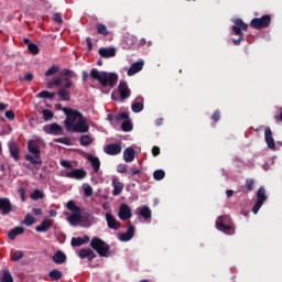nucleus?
<instances>
[{
    "label": "nucleus",
    "instance_id": "obj_16",
    "mask_svg": "<svg viewBox=\"0 0 282 282\" xmlns=\"http://www.w3.org/2000/svg\"><path fill=\"white\" fill-rule=\"evenodd\" d=\"M106 221L110 230H120V221L111 213H106Z\"/></svg>",
    "mask_w": 282,
    "mask_h": 282
},
{
    "label": "nucleus",
    "instance_id": "obj_45",
    "mask_svg": "<svg viewBox=\"0 0 282 282\" xmlns=\"http://www.w3.org/2000/svg\"><path fill=\"white\" fill-rule=\"evenodd\" d=\"M97 33L101 36H107L109 34V30H107V25L102 23L97 24Z\"/></svg>",
    "mask_w": 282,
    "mask_h": 282
},
{
    "label": "nucleus",
    "instance_id": "obj_32",
    "mask_svg": "<svg viewBox=\"0 0 282 282\" xmlns=\"http://www.w3.org/2000/svg\"><path fill=\"white\" fill-rule=\"evenodd\" d=\"M139 215L144 219V221L151 220V217H152L151 208H149V206H142L139 210Z\"/></svg>",
    "mask_w": 282,
    "mask_h": 282
},
{
    "label": "nucleus",
    "instance_id": "obj_52",
    "mask_svg": "<svg viewBox=\"0 0 282 282\" xmlns=\"http://www.w3.org/2000/svg\"><path fill=\"white\" fill-rule=\"evenodd\" d=\"M23 258V251L18 250L13 253H11V260L13 261H21V259Z\"/></svg>",
    "mask_w": 282,
    "mask_h": 282
},
{
    "label": "nucleus",
    "instance_id": "obj_34",
    "mask_svg": "<svg viewBox=\"0 0 282 282\" xmlns=\"http://www.w3.org/2000/svg\"><path fill=\"white\" fill-rule=\"evenodd\" d=\"M25 232V229L23 227H15L12 230L9 231L8 237L11 239V241H14L19 235H23Z\"/></svg>",
    "mask_w": 282,
    "mask_h": 282
},
{
    "label": "nucleus",
    "instance_id": "obj_27",
    "mask_svg": "<svg viewBox=\"0 0 282 282\" xmlns=\"http://www.w3.org/2000/svg\"><path fill=\"white\" fill-rule=\"evenodd\" d=\"M123 160L124 162H133L135 160V150L132 147L123 151Z\"/></svg>",
    "mask_w": 282,
    "mask_h": 282
},
{
    "label": "nucleus",
    "instance_id": "obj_21",
    "mask_svg": "<svg viewBox=\"0 0 282 282\" xmlns=\"http://www.w3.org/2000/svg\"><path fill=\"white\" fill-rule=\"evenodd\" d=\"M54 226V221L50 218H45L37 227H35L36 232H48Z\"/></svg>",
    "mask_w": 282,
    "mask_h": 282
},
{
    "label": "nucleus",
    "instance_id": "obj_56",
    "mask_svg": "<svg viewBox=\"0 0 282 282\" xmlns=\"http://www.w3.org/2000/svg\"><path fill=\"white\" fill-rule=\"evenodd\" d=\"M212 120H214V122H219V120H221V112L219 110L214 111Z\"/></svg>",
    "mask_w": 282,
    "mask_h": 282
},
{
    "label": "nucleus",
    "instance_id": "obj_54",
    "mask_svg": "<svg viewBox=\"0 0 282 282\" xmlns=\"http://www.w3.org/2000/svg\"><path fill=\"white\" fill-rule=\"evenodd\" d=\"M21 82H26V83H32L34 80V74L32 73H26L24 77H20Z\"/></svg>",
    "mask_w": 282,
    "mask_h": 282
},
{
    "label": "nucleus",
    "instance_id": "obj_25",
    "mask_svg": "<svg viewBox=\"0 0 282 282\" xmlns=\"http://www.w3.org/2000/svg\"><path fill=\"white\" fill-rule=\"evenodd\" d=\"M98 54H99V56H101V58H111V57L116 56V48L101 47V48H99Z\"/></svg>",
    "mask_w": 282,
    "mask_h": 282
},
{
    "label": "nucleus",
    "instance_id": "obj_14",
    "mask_svg": "<svg viewBox=\"0 0 282 282\" xmlns=\"http://www.w3.org/2000/svg\"><path fill=\"white\" fill-rule=\"evenodd\" d=\"M65 177L69 180H85L87 177V172L83 169H76L65 174Z\"/></svg>",
    "mask_w": 282,
    "mask_h": 282
},
{
    "label": "nucleus",
    "instance_id": "obj_38",
    "mask_svg": "<svg viewBox=\"0 0 282 282\" xmlns=\"http://www.w3.org/2000/svg\"><path fill=\"white\" fill-rule=\"evenodd\" d=\"M91 142H94V139H91V137H89V134H83L79 139V144L82 147H89V144H91Z\"/></svg>",
    "mask_w": 282,
    "mask_h": 282
},
{
    "label": "nucleus",
    "instance_id": "obj_29",
    "mask_svg": "<svg viewBox=\"0 0 282 282\" xmlns=\"http://www.w3.org/2000/svg\"><path fill=\"white\" fill-rule=\"evenodd\" d=\"M230 225H232V219L228 215L219 216L216 219V228H219L220 226H230Z\"/></svg>",
    "mask_w": 282,
    "mask_h": 282
},
{
    "label": "nucleus",
    "instance_id": "obj_47",
    "mask_svg": "<svg viewBox=\"0 0 282 282\" xmlns=\"http://www.w3.org/2000/svg\"><path fill=\"white\" fill-rule=\"evenodd\" d=\"M42 113H43V120L45 122H50V120H52V118H54V112L50 109H44L42 111Z\"/></svg>",
    "mask_w": 282,
    "mask_h": 282
},
{
    "label": "nucleus",
    "instance_id": "obj_24",
    "mask_svg": "<svg viewBox=\"0 0 282 282\" xmlns=\"http://www.w3.org/2000/svg\"><path fill=\"white\" fill-rule=\"evenodd\" d=\"M137 101L131 105V109L133 113H140V111H143L144 109V98L143 97H137Z\"/></svg>",
    "mask_w": 282,
    "mask_h": 282
},
{
    "label": "nucleus",
    "instance_id": "obj_18",
    "mask_svg": "<svg viewBox=\"0 0 282 282\" xmlns=\"http://www.w3.org/2000/svg\"><path fill=\"white\" fill-rule=\"evenodd\" d=\"M135 237V226L128 224L127 232L119 235L120 241H131V238Z\"/></svg>",
    "mask_w": 282,
    "mask_h": 282
},
{
    "label": "nucleus",
    "instance_id": "obj_35",
    "mask_svg": "<svg viewBox=\"0 0 282 282\" xmlns=\"http://www.w3.org/2000/svg\"><path fill=\"white\" fill-rule=\"evenodd\" d=\"M48 276L52 281H61L63 279V272L58 269H53L48 272Z\"/></svg>",
    "mask_w": 282,
    "mask_h": 282
},
{
    "label": "nucleus",
    "instance_id": "obj_53",
    "mask_svg": "<svg viewBox=\"0 0 282 282\" xmlns=\"http://www.w3.org/2000/svg\"><path fill=\"white\" fill-rule=\"evenodd\" d=\"M84 195L86 197H91V195H94V188H91V185H84Z\"/></svg>",
    "mask_w": 282,
    "mask_h": 282
},
{
    "label": "nucleus",
    "instance_id": "obj_15",
    "mask_svg": "<svg viewBox=\"0 0 282 282\" xmlns=\"http://www.w3.org/2000/svg\"><path fill=\"white\" fill-rule=\"evenodd\" d=\"M43 131L45 133H50L51 135H61L63 133V127L58 123H51L43 127Z\"/></svg>",
    "mask_w": 282,
    "mask_h": 282
},
{
    "label": "nucleus",
    "instance_id": "obj_42",
    "mask_svg": "<svg viewBox=\"0 0 282 282\" xmlns=\"http://www.w3.org/2000/svg\"><path fill=\"white\" fill-rule=\"evenodd\" d=\"M84 243H85V238L73 237L70 240V246H73V248H78L80 246H84Z\"/></svg>",
    "mask_w": 282,
    "mask_h": 282
},
{
    "label": "nucleus",
    "instance_id": "obj_7",
    "mask_svg": "<svg viewBox=\"0 0 282 282\" xmlns=\"http://www.w3.org/2000/svg\"><path fill=\"white\" fill-rule=\"evenodd\" d=\"M270 23H272V17L264 14L261 18H253L250 22V26L254 30H263L264 28H270Z\"/></svg>",
    "mask_w": 282,
    "mask_h": 282
},
{
    "label": "nucleus",
    "instance_id": "obj_39",
    "mask_svg": "<svg viewBox=\"0 0 282 282\" xmlns=\"http://www.w3.org/2000/svg\"><path fill=\"white\" fill-rule=\"evenodd\" d=\"M45 197V193H43V191L41 189H34L33 193L31 194V199H33V202H36L39 199H44Z\"/></svg>",
    "mask_w": 282,
    "mask_h": 282
},
{
    "label": "nucleus",
    "instance_id": "obj_43",
    "mask_svg": "<svg viewBox=\"0 0 282 282\" xmlns=\"http://www.w3.org/2000/svg\"><path fill=\"white\" fill-rule=\"evenodd\" d=\"M153 177L156 182H161V180H164V177H166V172H164V170H155L153 172Z\"/></svg>",
    "mask_w": 282,
    "mask_h": 282
},
{
    "label": "nucleus",
    "instance_id": "obj_26",
    "mask_svg": "<svg viewBox=\"0 0 282 282\" xmlns=\"http://www.w3.org/2000/svg\"><path fill=\"white\" fill-rule=\"evenodd\" d=\"M65 261H67V256L65 254V252L58 250L53 254L54 263H57L58 265H63V263H65Z\"/></svg>",
    "mask_w": 282,
    "mask_h": 282
},
{
    "label": "nucleus",
    "instance_id": "obj_33",
    "mask_svg": "<svg viewBox=\"0 0 282 282\" xmlns=\"http://www.w3.org/2000/svg\"><path fill=\"white\" fill-rule=\"evenodd\" d=\"M113 192L112 195L117 196L124 189V184L118 180H112Z\"/></svg>",
    "mask_w": 282,
    "mask_h": 282
},
{
    "label": "nucleus",
    "instance_id": "obj_2",
    "mask_svg": "<svg viewBox=\"0 0 282 282\" xmlns=\"http://www.w3.org/2000/svg\"><path fill=\"white\" fill-rule=\"evenodd\" d=\"M28 150L32 154L25 155L26 162H30L31 164H43V159H41V148H39L36 141L30 140L28 142Z\"/></svg>",
    "mask_w": 282,
    "mask_h": 282
},
{
    "label": "nucleus",
    "instance_id": "obj_50",
    "mask_svg": "<svg viewBox=\"0 0 282 282\" xmlns=\"http://www.w3.org/2000/svg\"><path fill=\"white\" fill-rule=\"evenodd\" d=\"M28 50L30 54H33V56L39 55V53L41 52V50H39V45L34 43L29 44Z\"/></svg>",
    "mask_w": 282,
    "mask_h": 282
},
{
    "label": "nucleus",
    "instance_id": "obj_23",
    "mask_svg": "<svg viewBox=\"0 0 282 282\" xmlns=\"http://www.w3.org/2000/svg\"><path fill=\"white\" fill-rule=\"evenodd\" d=\"M143 67H144V61L140 59L130 66V68L127 72V75L134 76V74H138V72H142Z\"/></svg>",
    "mask_w": 282,
    "mask_h": 282
},
{
    "label": "nucleus",
    "instance_id": "obj_9",
    "mask_svg": "<svg viewBox=\"0 0 282 282\" xmlns=\"http://www.w3.org/2000/svg\"><path fill=\"white\" fill-rule=\"evenodd\" d=\"M268 199V195H265V187H260L257 192V202L254 206L252 207L253 215H257L259 210H261V206H263V203Z\"/></svg>",
    "mask_w": 282,
    "mask_h": 282
},
{
    "label": "nucleus",
    "instance_id": "obj_19",
    "mask_svg": "<svg viewBox=\"0 0 282 282\" xmlns=\"http://www.w3.org/2000/svg\"><path fill=\"white\" fill-rule=\"evenodd\" d=\"M264 140L269 149H271L272 151L276 149V143H274V138L272 137V129L268 127L264 129Z\"/></svg>",
    "mask_w": 282,
    "mask_h": 282
},
{
    "label": "nucleus",
    "instance_id": "obj_12",
    "mask_svg": "<svg viewBox=\"0 0 282 282\" xmlns=\"http://www.w3.org/2000/svg\"><path fill=\"white\" fill-rule=\"evenodd\" d=\"M0 212L1 215H10V213L14 212L12 208V203L10 198L1 197L0 198Z\"/></svg>",
    "mask_w": 282,
    "mask_h": 282
},
{
    "label": "nucleus",
    "instance_id": "obj_5",
    "mask_svg": "<svg viewBox=\"0 0 282 282\" xmlns=\"http://www.w3.org/2000/svg\"><path fill=\"white\" fill-rule=\"evenodd\" d=\"M63 112L66 116V119L64 121V124L66 127V130L69 129V127H73V124H76V120L80 121L85 117L80 113L78 110H74L72 108L64 107Z\"/></svg>",
    "mask_w": 282,
    "mask_h": 282
},
{
    "label": "nucleus",
    "instance_id": "obj_61",
    "mask_svg": "<svg viewBox=\"0 0 282 282\" xmlns=\"http://www.w3.org/2000/svg\"><path fill=\"white\" fill-rule=\"evenodd\" d=\"M6 118H8V120H14V111L7 110L6 111Z\"/></svg>",
    "mask_w": 282,
    "mask_h": 282
},
{
    "label": "nucleus",
    "instance_id": "obj_10",
    "mask_svg": "<svg viewBox=\"0 0 282 282\" xmlns=\"http://www.w3.org/2000/svg\"><path fill=\"white\" fill-rule=\"evenodd\" d=\"M234 23L235 25L231 28L234 34H236V36H241V39H243V32H248V24L243 22L242 19H236ZM241 30L243 32H241Z\"/></svg>",
    "mask_w": 282,
    "mask_h": 282
},
{
    "label": "nucleus",
    "instance_id": "obj_37",
    "mask_svg": "<svg viewBox=\"0 0 282 282\" xmlns=\"http://www.w3.org/2000/svg\"><path fill=\"white\" fill-rule=\"evenodd\" d=\"M61 76H64V79L72 80V78H78V75L72 69L64 68L61 72Z\"/></svg>",
    "mask_w": 282,
    "mask_h": 282
},
{
    "label": "nucleus",
    "instance_id": "obj_55",
    "mask_svg": "<svg viewBox=\"0 0 282 282\" xmlns=\"http://www.w3.org/2000/svg\"><path fill=\"white\" fill-rule=\"evenodd\" d=\"M117 122H120V120H129V113L128 112H121L116 117Z\"/></svg>",
    "mask_w": 282,
    "mask_h": 282
},
{
    "label": "nucleus",
    "instance_id": "obj_22",
    "mask_svg": "<svg viewBox=\"0 0 282 282\" xmlns=\"http://www.w3.org/2000/svg\"><path fill=\"white\" fill-rule=\"evenodd\" d=\"M78 257L79 259H87L91 263L96 258V252L89 248H84L79 250Z\"/></svg>",
    "mask_w": 282,
    "mask_h": 282
},
{
    "label": "nucleus",
    "instance_id": "obj_44",
    "mask_svg": "<svg viewBox=\"0 0 282 282\" xmlns=\"http://www.w3.org/2000/svg\"><path fill=\"white\" fill-rule=\"evenodd\" d=\"M121 129L126 133H129V131H133V123H131V120H126L121 123Z\"/></svg>",
    "mask_w": 282,
    "mask_h": 282
},
{
    "label": "nucleus",
    "instance_id": "obj_41",
    "mask_svg": "<svg viewBox=\"0 0 282 282\" xmlns=\"http://www.w3.org/2000/svg\"><path fill=\"white\" fill-rule=\"evenodd\" d=\"M245 188L243 193H250L252 191H254V180L252 178H247L246 183H245Z\"/></svg>",
    "mask_w": 282,
    "mask_h": 282
},
{
    "label": "nucleus",
    "instance_id": "obj_20",
    "mask_svg": "<svg viewBox=\"0 0 282 282\" xmlns=\"http://www.w3.org/2000/svg\"><path fill=\"white\" fill-rule=\"evenodd\" d=\"M264 140L269 149H271L272 151L276 149V143H274V138L272 137V129L268 127L264 129Z\"/></svg>",
    "mask_w": 282,
    "mask_h": 282
},
{
    "label": "nucleus",
    "instance_id": "obj_62",
    "mask_svg": "<svg viewBox=\"0 0 282 282\" xmlns=\"http://www.w3.org/2000/svg\"><path fill=\"white\" fill-rule=\"evenodd\" d=\"M152 155H153L154 158H158V155H160V147L154 145V147L152 148Z\"/></svg>",
    "mask_w": 282,
    "mask_h": 282
},
{
    "label": "nucleus",
    "instance_id": "obj_49",
    "mask_svg": "<svg viewBox=\"0 0 282 282\" xmlns=\"http://www.w3.org/2000/svg\"><path fill=\"white\" fill-rule=\"evenodd\" d=\"M34 221H36L34 216H32V214H26L24 217L23 224L25 226H33Z\"/></svg>",
    "mask_w": 282,
    "mask_h": 282
},
{
    "label": "nucleus",
    "instance_id": "obj_46",
    "mask_svg": "<svg viewBox=\"0 0 282 282\" xmlns=\"http://www.w3.org/2000/svg\"><path fill=\"white\" fill-rule=\"evenodd\" d=\"M54 96H56V93L42 90L41 93H39L37 98H48V100H53Z\"/></svg>",
    "mask_w": 282,
    "mask_h": 282
},
{
    "label": "nucleus",
    "instance_id": "obj_17",
    "mask_svg": "<svg viewBox=\"0 0 282 282\" xmlns=\"http://www.w3.org/2000/svg\"><path fill=\"white\" fill-rule=\"evenodd\" d=\"M118 91L121 100H127V98L131 97V89H129V85H127V82L119 83Z\"/></svg>",
    "mask_w": 282,
    "mask_h": 282
},
{
    "label": "nucleus",
    "instance_id": "obj_31",
    "mask_svg": "<svg viewBox=\"0 0 282 282\" xmlns=\"http://www.w3.org/2000/svg\"><path fill=\"white\" fill-rule=\"evenodd\" d=\"M9 151H10V155L11 158H13V160L15 162H19L21 160V156L19 155V145H17V143H11L9 145Z\"/></svg>",
    "mask_w": 282,
    "mask_h": 282
},
{
    "label": "nucleus",
    "instance_id": "obj_6",
    "mask_svg": "<svg viewBox=\"0 0 282 282\" xmlns=\"http://www.w3.org/2000/svg\"><path fill=\"white\" fill-rule=\"evenodd\" d=\"M72 87H74V83L72 82V79H62L59 89L57 91L59 100L64 102H69V100L72 99V93L69 91V89H72Z\"/></svg>",
    "mask_w": 282,
    "mask_h": 282
},
{
    "label": "nucleus",
    "instance_id": "obj_36",
    "mask_svg": "<svg viewBox=\"0 0 282 282\" xmlns=\"http://www.w3.org/2000/svg\"><path fill=\"white\" fill-rule=\"evenodd\" d=\"M217 230H220V232H225V235H235L234 225H220V227H217Z\"/></svg>",
    "mask_w": 282,
    "mask_h": 282
},
{
    "label": "nucleus",
    "instance_id": "obj_1",
    "mask_svg": "<svg viewBox=\"0 0 282 282\" xmlns=\"http://www.w3.org/2000/svg\"><path fill=\"white\" fill-rule=\"evenodd\" d=\"M90 77L93 80H98L101 87H116L118 84V74L100 72L96 68L90 70Z\"/></svg>",
    "mask_w": 282,
    "mask_h": 282
},
{
    "label": "nucleus",
    "instance_id": "obj_58",
    "mask_svg": "<svg viewBox=\"0 0 282 282\" xmlns=\"http://www.w3.org/2000/svg\"><path fill=\"white\" fill-rule=\"evenodd\" d=\"M53 21H55L56 23H63V17L61 15V13H54L53 14Z\"/></svg>",
    "mask_w": 282,
    "mask_h": 282
},
{
    "label": "nucleus",
    "instance_id": "obj_40",
    "mask_svg": "<svg viewBox=\"0 0 282 282\" xmlns=\"http://www.w3.org/2000/svg\"><path fill=\"white\" fill-rule=\"evenodd\" d=\"M0 282H14V278H12V273H10V271L3 270Z\"/></svg>",
    "mask_w": 282,
    "mask_h": 282
},
{
    "label": "nucleus",
    "instance_id": "obj_11",
    "mask_svg": "<svg viewBox=\"0 0 282 282\" xmlns=\"http://www.w3.org/2000/svg\"><path fill=\"white\" fill-rule=\"evenodd\" d=\"M104 151L107 155H120L122 153V145L120 143H110L105 145Z\"/></svg>",
    "mask_w": 282,
    "mask_h": 282
},
{
    "label": "nucleus",
    "instance_id": "obj_3",
    "mask_svg": "<svg viewBox=\"0 0 282 282\" xmlns=\"http://www.w3.org/2000/svg\"><path fill=\"white\" fill-rule=\"evenodd\" d=\"M90 248H93L99 257H111V253L109 252L111 247L99 237H93L90 240Z\"/></svg>",
    "mask_w": 282,
    "mask_h": 282
},
{
    "label": "nucleus",
    "instance_id": "obj_4",
    "mask_svg": "<svg viewBox=\"0 0 282 282\" xmlns=\"http://www.w3.org/2000/svg\"><path fill=\"white\" fill-rule=\"evenodd\" d=\"M66 207L72 213V215L68 217V223L70 224V226H76V224H80V221L83 220V208L77 206L74 200H68Z\"/></svg>",
    "mask_w": 282,
    "mask_h": 282
},
{
    "label": "nucleus",
    "instance_id": "obj_63",
    "mask_svg": "<svg viewBox=\"0 0 282 282\" xmlns=\"http://www.w3.org/2000/svg\"><path fill=\"white\" fill-rule=\"evenodd\" d=\"M86 43H87L88 52H91L94 50V44L91 42V37H87Z\"/></svg>",
    "mask_w": 282,
    "mask_h": 282
},
{
    "label": "nucleus",
    "instance_id": "obj_8",
    "mask_svg": "<svg viewBox=\"0 0 282 282\" xmlns=\"http://www.w3.org/2000/svg\"><path fill=\"white\" fill-rule=\"evenodd\" d=\"M66 131H70L72 133H88L89 124L87 123V119L84 117L75 124L70 126L69 129H66Z\"/></svg>",
    "mask_w": 282,
    "mask_h": 282
},
{
    "label": "nucleus",
    "instance_id": "obj_57",
    "mask_svg": "<svg viewBox=\"0 0 282 282\" xmlns=\"http://www.w3.org/2000/svg\"><path fill=\"white\" fill-rule=\"evenodd\" d=\"M61 166H63L64 169H72V162L67 161V160H62L59 161Z\"/></svg>",
    "mask_w": 282,
    "mask_h": 282
},
{
    "label": "nucleus",
    "instance_id": "obj_51",
    "mask_svg": "<svg viewBox=\"0 0 282 282\" xmlns=\"http://www.w3.org/2000/svg\"><path fill=\"white\" fill-rule=\"evenodd\" d=\"M61 83H63V78H61V77H57V78H55V80H53V82H48L47 83V87H48V89H52V87H61Z\"/></svg>",
    "mask_w": 282,
    "mask_h": 282
},
{
    "label": "nucleus",
    "instance_id": "obj_48",
    "mask_svg": "<svg viewBox=\"0 0 282 282\" xmlns=\"http://www.w3.org/2000/svg\"><path fill=\"white\" fill-rule=\"evenodd\" d=\"M58 72H61V68H58V66L56 65H53L45 72L44 76L46 77L54 76V74H58Z\"/></svg>",
    "mask_w": 282,
    "mask_h": 282
},
{
    "label": "nucleus",
    "instance_id": "obj_13",
    "mask_svg": "<svg viewBox=\"0 0 282 282\" xmlns=\"http://www.w3.org/2000/svg\"><path fill=\"white\" fill-rule=\"evenodd\" d=\"M133 217V214L131 213V207L127 204H121L119 208V219L121 221H127Z\"/></svg>",
    "mask_w": 282,
    "mask_h": 282
},
{
    "label": "nucleus",
    "instance_id": "obj_60",
    "mask_svg": "<svg viewBox=\"0 0 282 282\" xmlns=\"http://www.w3.org/2000/svg\"><path fill=\"white\" fill-rule=\"evenodd\" d=\"M18 193H19V195H20L21 200H22V202H25V188L20 187V188L18 189Z\"/></svg>",
    "mask_w": 282,
    "mask_h": 282
},
{
    "label": "nucleus",
    "instance_id": "obj_28",
    "mask_svg": "<svg viewBox=\"0 0 282 282\" xmlns=\"http://www.w3.org/2000/svg\"><path fill=\"white\" fill-rule=\"evenodd\" d=\"M87 160L90 162L94 173H98L100 171V159L90 154Z\"/></svg>",
    "mask_w": 282,
    "mask_h": 282
},
{
    "label": "nucleus",
    "instance_id": "obj_30",
    "mask_svg": "<svg viewBox=\"0 0 282 282\" xmlns=\"http://www.w3.org/2000/svg\"><path fill=\"white\" fill-rule=\"evenodd\" d=\"M230 225H232V219L228 215L219 216L216 219V228H219L220 226H230Z\"/></svg>",
    "mask_w": 282,
    "mask_h": 282
},
{
    "label": "nucleus",
    "instance_id": "obj_59",
    "mask_svg": "<svg viewBox=\"0 0 282 282\" xmlns=\"http://www.w3.org/2000/svg\"><path fill=\"white\" fill-rule=\"evenodd\" d=\"M55 142H59V144H66V147H69L68 138H59V139L55 140Z\"/></svg>",
    "mask_w": 282,
    "mask_h": 282
},
{
    "label": "nucleus",
    "instance_id": "obj_64",
    "mask_svg": "<svg viewBox=\"0 0 282 282\" xmlns=\"http://www.w3.org/2000/svg\"><path fill=\"white\" fill-rule=\"evenodd\" d=\"M117 171L118 173H127V165L120 164Z\"/></svg>",
    "mask_w": 282,
    "mask_h": 282
}]
</instances>
